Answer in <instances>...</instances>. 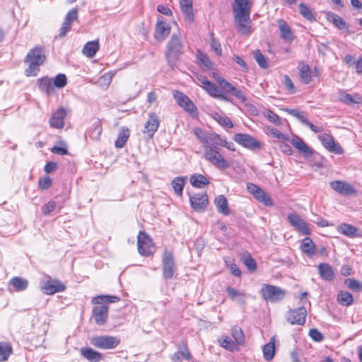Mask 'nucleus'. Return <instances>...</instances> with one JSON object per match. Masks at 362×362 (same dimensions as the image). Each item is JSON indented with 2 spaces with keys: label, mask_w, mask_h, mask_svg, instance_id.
Segmentation results:
<instances>
[{
  "label": "nucleus",
  "mask_w": 362,
  "mask_h": 362,
  "mask_svg": "<svg viewBox=\"0 0 362 362\" xmlns=\"http://www.w3.org/2000/svg\"><path fill=\"white\" fill-rule=\"evenodd\" d=\"M234 20L238 30L247 35L251 33V4L249 0H235L232 6Z\"/></svg>",
  "instance_id": "f257e3e1"
},
{
  "label": "nucleus",
  "mask_w": 362,
  "mask_h": 362,
  "mask_svg": "<svg viewBox=\"0 0 362 362\" xmlns=\"http://www.w3.org/2000/svg\"><path fill=\"white\" fill-rule=\"evenodd\" d=\"M116 296L102 295L92 298V303L98 305L93 308V316L97 325H104L108 317L109 307L106 304L119 301Z\"/></svg>",
  "instance_id": "f03ea898"
},
{
  "label": "nucleus",
  "mask_w": 362,
  "mask_h": 362,
  "mask_svg": "<svg viewBox=\"0 0 362 362\" xmlns=\"http://www.w3.org/2000/svg\"><path fill=\"white\" fill-rule=\"evenodd\" d=\"M45 60V51L41 47H35L27 54L25 62L30 64L29 67L25 69V74L28 76H36L39 71L38 66L44 63Z\"/></svg>",
  "instance_id": "7ed1b4c3"
},
{
  "label": "nucleus",
  "mask_w": 362,
  "mask_h": 362,
  "mask_svg": "<svg viewBox=\"0 0 362 362\" xmlns=\"http://www.w3.org/2000/svg\"><path fill=\"white\" fill-rule=\"evenodd\" d=\"M183 54V47L180 36L173 34L167 45L165 57L169 66L174 68L180 57Z\"/></svg>",
  "instance_id": "20e7f679"
},
{
  "label": "nucleus",
  "mask_w": 362,
  "mask_h": 362,
  "mask_svg": "<svg viewBox=\"0 0 362 362\" xmlns=\"http://www.w3.org/2000/svg\"><path fill=\"white\" fill-rule=\"evenodd\" d=\"M90 343L100 349H113L119 344L120 339L115 336L100 335L92 337Z\"/></svg>",
  "instance_id": "39448f33"
},
{
  "label": "nucleus",
  "mask_w": 362,
  "mask_h": 362,
  "mask_svg": "<svg viewBox=\"0 0 362 362\" xmlns=\"http://www.w3.org/2000/svg\"><path fill=\"white\" fill-rule=\"evenodd\" d=\"M204 158L219 169H226L230 166V163L223 158L217 149L211 146H206L205 148Z\"/></svg>",
  "instance_id": "423d86ee"
},
{
  "label": "nucleus",
  "mask_w": 362,
  "mask_h": 362,
  "mask_svg": "<svg viewBox=\"0 0 362 362\" xmlns=\"http://www.w3.org/2000/svg\"><path fill=\"white\" fill-rule=\"evenodd\" d=\"M261 294L266 300L275 303L281 300L284 298L286 293L277 286L264 284L261 289Z\"/></svg>",
  "instance_id": "0eeeda50"
},
{
  "label": "nucleus",
  "mask_w": 362,
  "mask_h": 362,
  "mask_svg": "<svg viewBox=\"0 0 362 362\" xmlns=\"http://www.w3.org/2000/svg\"><path fill=\"white\" fill-rule=\"evenodd\" d=\"M162 265L163 277L165 279H172L175 272L176 271V267L174 257L171 252L165 250L163 252Z\"/></svg>",
  "instance_id": "6e6552de"
},
{
  "label": "nucleus",
  "mask_w": 362,
  "mask_h": 362,
  "mask_svg": "<svg viewBox=\"0 0 362 362\" xmlns=\"http://www.w3.org/2000/svg\"><path fill=\"white\" fill-rule=\"evenodd\" d=\"M138 251L140 255L149 256L153 252V245L150 237L144 232L140 231L137 236Z\"/></svg>",
  "instance_id": "1a4fd4ad"
},
{
  "label": "nucleus",
  "mask_w": 362,
  "mask_h": 362,
  "mask_svg": "<svg viewBox=\"0 0 362 362\" xmlns=\"http://www.w3.org/2000/svg\"><path fill=\"white\" fill-rule=\"evenodd\" d=\"M307 310L304 306L290 310L286 315V321L291 325H303L305 322Z\"/></svg>",
  "instance_id": "9d476101"
},
{
  "label": "nucleus",
  "mask_w": 362,
  "mask_h": 362,
  "mask_svg": "<svg viewBox=\"0 0 362 362\" xmlns=\"http://www.w3.org/2000/svg\"><path fill=\"white\" fill-rule=\"evenodd\" d=\"M247 191L254 196V197L259 202L267 206H272L273 202L270 197L257 185L248 183L247 185Z\"/></svg>",
  "instance_id": "9b49d317"
},
{
  "label": "nucleus",
  "mask_w": 362,
  "mask_h": 362,
  "mask_svg": "<svg viewBox=\"0 0 362 362\" xmlns=\"http://www.w3.org/2000/svg\"><path fill=\"white\" fill-rule=\"evenodd\" d=\"M329 185L334 191L344 196H354L357 194L355 187L345 181H332L329 182Z\"/></svg>",
  "instance_id": "f8f14e48"
},
{
  "label": "nucleus",
  "mask_w": 362,
  "mask_h": 362,
  "mask_svg": "<svg viewBox=\"0 0 362 362\" xmlns=\"http://www.w3.org/2000/svg\"><path fill=\"white\" fill-rule=\"evenodd\" d=\"M198 80L202 84V88L212 97L221 99L224 101H229L230 99L224 93L221 92V90L207 80L206 78H198Z\"/></svg>",
  "instance_id": "ddd939ff"
},
{
  "label": "nucleus",
  "mask_w": 362,
  "mask_h": 362,
  "mask_svg": "<svg viewBox=\"0 0 362 362\" xmlns=\"http://www.w3.org/2000/svg\"><path fill=\"white\" fill-rule=\"evenodd\" d=\"M234 140L243 146L250 149L261 147V143L249 134H236L234 135Z\"/></svg>",
  "instance_id": "4468645a"
},
{
  "label": "nucleus",
  "mask_w": 362,
  "mask_h": 362,
  "mask_svg": "<svg viewBox=\"0 0 362 362\" xmlns=\"http://www.w3.org/2000/svg\"><path fill=\"white\" fill-rule=\"evenodd\" d=\"M40 288L44 293L52 295L63 291L65 286L58 280H47L41 284Z\"/></svg>",
  "instance_id": "2eb2a0df"
},
{
  "label": "nucleus",
  "mask_w": 362,
  "mask_h": 362,
  "mask_svg": "<svg viewBox=\"0 0 362 362\" xmlns=\"http://www.w3.org/2000/svg\"><path fill=\"white\" fill-rule=\"evenodd\" d=\"M287 219L291 225L303 235L310 234V230L307 223L298 215L289 214L287 216Z\"/></svg>",
  "instance_id": "dca6fc26"
},
{
  "label": "nucleus",
  "mask_w": 362,
  "mask_h": 362,
  "mask_svg": "<svg viewBox=\"0 0 362 362\" xmlns=\"http://www.w3.org/2000/svg\"><path fill=\"white\" fill-rule=\"evenodd\" d=\"M192 207L197 211H204L209 203L206 193L195 194L189 197Z\"/></svg>",
  "instance_id": "f3484780"
},
{
  "label": "nucleus",
  "mask_w": 362,
  "mask_h": 362,
  "mask_svg": "<svg viewBox=\"0 0 362 362\" xmlns=\"http://www.w3.org/2000/svg\"><path fill=\"white\" fill-rule=\"evenodd\" d=\"M173 96L178 105L183 107L186 111L194 112L197 110V107L192 100L183 93L178 90H174Z\"/></svg>",
  "instance_id": "a211bd4d"
},
{
  "label": "nucleus",
  "mask_w": 362,
  "mask_h": 362,
  "mask_svg": "<svg viewBox=\"0 0 362 362\" xmlns=\"http://www.w3.org/2000/svg\"><path fill=\"white\" fill-rule=\"evenodd\" d=\"M318 138L321 141L322 145L329 151L335 153L337 154L343 153L344 151L342 148L335 143L334 138L331 135L323 134L320 135Z\"/></svg>",
  "instance_id": "6ab92c4d"
},
{
  "label": "nucleus",
  "mask_w": 362,
  "mask_h": 362,
  "mask_svg": "<svg viewBox=\"0 0 362 362\" xmlns=\"http://www.w3.org/2000/svg\"><path fill=\"white\" fill-rule=\"evenodd\" d=\"M160 121L155 113L148 115V120L145 123L143 133L147 134L149 138H153L155 132L158 130Z\"/></svg>",
  "instance_id": "aec40b11"
},
{
  "label": "nucleus",
  "mask_w": 362,
  "mask_h": 362,
  "mask_svg": "<svg viewBox=\"0 0 362 362\" xmlns=\"http://www.w3.org/2000/svg\"><path fill=\"white\" fill-rule=\"evenodd\" d=\"M66 116V110L64 107L58 108L49 119V124L52 127L62 129L64 126V119Z\"/></svg>",
  "instance_id": "412c9836"
},
{
  "label": "nucleus",
  "mask_w": 362,
  "mask_h": 362,
  "mask_svg": "<svg viewBox=\"0 0 362 362\" xmlns=\"http://www.w3.org/2000/svg\"><path fill=\"white\" fill-rule=\"evenodd\" d=\"M338 95L339 101L349 106L358 104L362 101L361 96L358 93L351 95L343 90H339Z\"/></svg>",
  "instance_id": "4be33fe9"
},
{
  "label": "nucleus",
  "mask_w": 362,
  "mask_h": 362,
  "mask_svg": "<svg viewBox=\"0 0 362 362\" xmlns=\"http://www.w3.org/2000/svg\"><path fill=\"white\" fill-rule=\"evenodd\" d=\"M277 25L281 33V37L287 42H291L293 38V33L287 23L283 19L277 20Z\"/></svg>",
  "instance_id": "5701e85b"
},
{
  "label": "nucleus",
  "mask_w": 362,
  "mask_h": 362,
  "mask_svg": "<svg viewBox=\"0 0 362 362\" xmlns=\"http://www.w3.org/2000/svg\"><path fill=\"white\" fill-rule=\"evenodd\" d=\"M81 356L89 362H100L103 359V354L90 347H82L81 349Z\"/></svg>",
  "instance_id": "b1692460"
},
{
  "label": "nucleus",
  "mask_w": 362,
  "mask_h": 362,
  "mask_svg": "<svg viewBox=\"0 0 362 362\" xmlns=\"http://www.w3.org/2000/svg\"><path fill=\"white\" fill-rule=\"evenodd\" d=\"M298 75L305 84H309L312 81V71L310 66L304 62H300L298 66Z\"/></svg>",
  "instance_id": "393cba45"
},
{
  "label": "nucleus",
  "mask_w": 362,
  "mask_h": 362,
  "mask_svg": "<svg viewBox=\"0 0 362 362\" xmlns=\"http://www.w3.org/2000/svg\"><path fill=\"white\" fill-rule=\"evenodd\" d=\"M318 272L320 277L325 281H330L334 278L332 267L327 263H320L318 265Z\"/></svg>",
  "instance_id": "a878e982"
},
{
  "label": "nucleus",
  "mask_w": 362,
  "mask_h": 362,
  "mask_svg": "<svg viewBox=\"0 0 362 362\" xmlns=\"http://www.w3.org/2000/svg\"><path fill=\"white\" fill-rule=\"evenodd\" d=\"M337 231L349 238H356L358 236V230L356 227L347 224L341 223L337 227Z\"/></svg>",
  "instance_id": "bb28decb"
},
{
  "label": "nucleus",
  "mask_w": 362,
  "mask_h": 362,
  "mask_svg": "<svg viewBox=\"0 0 362 362\" xmlns=\"http://www.w3.org/2000/svg\"><path fill=\"white\" fill-rule=\"evenodd\" d=\"M214 204L218 213L223 215H228L230 214L228 201L224 195L217 196L214 199Z\"/></svg>",
  "instance_id": "cd10ccee"
},
{
  "label": "nucleus",
  "mask_w": 362,
  "mask_h": 362,
  "mask_svg": "<svg viewBox=\"0 0 362 362\" xmlns=\"http://www.w3.org/2000/svg\"><path fill=\"white\" fill-rule=\"evenodd\" d=\"M170 28L164 21H158L156 28L155 37L158 40H164L170 33Z\"/></svg>",
  "instance_id": "c85d7f7f"
},
{
  "label": "nucleus",
  "mask_w": 362,
  "mask_h": 362,
  "mask_svg": "<svg viewBox=\"0 0 362 362\" xmlns=\"http://www.w3.org/2000/svg\"><path fill=\"white\" fill-rule=\"evenodd\" d=\"M40 89L46 93L47 95L54 93V87L53 85V79L49 77H44L37 80Z\"/></svg>",
  "instance_id": "c756f323"
},
{
  "label": "nucleus",
  "mask_w": 362,
  "mask_h": 362,
  "mask_svg": "<svg viewBox=\"0 0 362 362\" xmlns=\"http://www.w3.org/2000/svg\"><path fill=\"white\" fill-rule=\"evenodd\" d=\"M180 8L185 14V18L189 21L194 19L192 0H180Z\"/></svg>",
  "instance_id": "7c9ffc66"
},
{
  "label": "nucleus",
  "mask_w": 362,
  "mask_h": 362,
  "mask_svg": "<svg viewBox=\"0 0 362 362\" xmlns=\"http://www.w3.org/2000/svg\"><path fill=\"white\" fill-rule=\"evenodd\" d=\"M291 144L296 148L300 152L310 155L313 153V150L299 137H294L291 140Z\"/></svg>",
  "instance_id": "2f4dec72"
},
{
  "label": "nucleus",
  "mask_w": 362,
  "mask_h": 362,
  "mask_svg": "<svg viewBox=\"0 0 362 362\" xmlns=\"http://www.w3.org/2000/svg\"><path fill=\"white\" fill-rule=\"evenodd\" d=\"M300 249L308 257H312L315 252V245L310 238H305L301 241Z\"/></svg>",
  "instance_id": "473e14b6"
},
{
  "label": "nucleus",
  "mask_w": 362,
  "mask_h": 362,
  "mask_svg": "<svg viewBox=\"0 0 362 362\" xmlns=\"http://www.w3.org/2000/svg\"><path fill=\"white\" fill-rule=\"evenodd\" d=\"M130 135V131L127 127H122L119 131L118 137L115 142V146L117 148H123L127 143Z\"/></svg>",
  "instance_id": "72a5a7b5"
},
{
  "label": "nucleus",
  "mask_w": 362,
  "mask_h": 362,
  "mask_svg": "<svg viewBox=\"0 0 362 362\" xmlns=\"http://www.w3.org/2000/svg\"><path fill=\"white\" fill-rule=\"evenodd\" d=\"M327 20L332 23L339 30H348V26L344 19L339 15L334 13H329L327 17Z\"/></svg>",
  "instance_id": "f704fd0d"
},
{
  "label": "nucleus",
  "mask_w": 362,
  "mask_h": 362,
  "mask_svg": "<svg viewBox=\"0 0 362 362\" xmlns=\"http://www.w3.org/2000/svg\"><path fill=\"white\" fill-rule=\"evenodd\" d=\"M186 180V176H180L174 178L171 182V185L175 193L179 197H181L182 195V190L185 185Z\"/></svg>",
  "instance_id": "c9c22d12"
},
{
  "label": "nucleus",
  "mask_w": 362,
  "mask_h": 362,
  "mask_svg": "<svg viewBox=\"0 0 362 362\" xmlns=\"http://www.w3.org/2000/svg\"><path fill=\"white\" fill-rule=\"evenodd\" d=\"M275 353V337H272L269 343L263 346V354L266 361L273 358Z\"/></svg>",
  "instance_id": "e433bc0d"
},
{
  "label": "nucleus",
  "mask_w": 362,
  "mask_h": 362,
  "mask_svg": "<svg viewBox=\"0 0 362 362\" xmlns=\"http://www.w3.org/2000/svg\"><path fill=\"white\" fill-rule=\"evenodd\" d=\"M9 284L13 287L15 291H22L28 286V281L23 278L15 276L12 278Z\"/></svg>",
  "instance_id": "4c0bfd02"
},
{
  "label": "nucleus",
  "mask_w": 362,
  "mask_h": 362,
  "mask_svg": "<svg viewBox=\"0 0 362 362\" xmlns=\"http://www.w3.org/2000/svg\"><path fill=\"white\" fill-rule=\"evenodd\" d=\"M99 49V43L98 41H90L87 42L83 48V53L88 57H93L95 56L98 50Z\"/></svg>",
  "instance_id": "58836bf2"
},
{
  "label": "nucleus",
  "mask_w": 362,
  "mask_h": 362,
  "mask_svg": "<svg viewBox=\"0 0 362 362\" xmlns=\"http://www.w3.org/2000/svg\"><path fill=\"white\" fill-rule=\"evenodd\" d=\"M214 77L217 83L219 85L220 90H222L221 92L223 93H230L233 90H234L235 86L228 81H227L223 78L221 76H217L216 75H214Z\"/></svg>",
  "instance_id": "ea45409f"
},
{
  "label": "nucleus",
  "mask_w": 362,
  "mask_h": 362,
  "mask_svg": "<svg viewBox=\"0 0 362 362\" xmlns=\"http://www.w3.org/2000/svg\"><path fill=\"white\" fill-rule=\"evenodd\" d=\"M337 301L343 306H349L352 304L354 298L348 291H341L337 295Z\"/></svg>",
  "instance_id": "a19ab883"
},
{
  "label": "nucleus",
  "mask_w": 362,
  "mask_h": 362,
  "mask_svg": "<svg viewBox=\"0 0 362 362\" xmlns=\"http://www.w3.org/2000/svg\"><path fill=\"white\" fill-rule=\"evenodd\" d=\"M102 133V124L100 121H95L89 129V136L93 140H99Z\"/></svg>",
  "instance_id": "79ce46f5"
},
{
  "label": "nucleus",
  "mask_w": 362,
  "mask_h": 362,
  "mask_svg": "<svg viewBox=\"0 0 362 362\" xmlns=\"http://www.w3.org/2000/svg\"><path fill=\"white\" fill-rule=\"evenodd\" d=\"M190 183L195 187L202 188L209 185V181L205 176L198 174L194 175L190 177Z\"/></svg>",
  "instance_id": "37998d69"
},
{
  "label": "nucleus",
  "mask_w": 362,
  "mask_h": 362,
  "mask_svg": "<svg viewBox=\"0 0 362 362\" xmlns=\"http://www.w3.org/2000/svg\"><path fill=\"white\" fill-rule=\"evenodd\" d=\"M221 346L229 351H234L238 349L237 343L231 340L228 337L223 336L218 339Z\"/></svg>",
  "instance_id": "c03bdc74"
},
{
  "label": "nucleus",
  "mask_w": 362,
  "mask_h": 362,
  "mask_svg": "<svg viewBox=\"0 0 362 362\" xmlns=\"http://www.w3.org/2000/svg\"><path fill=\"white\" fill-rule=\"evenodd\" d=\"M11 353L12 347L9 344L4 341L0 342V362L6 361Z\"/></svg>",
  "instance_id": "a18cd8bd"
},
{
  "label": "nucleus",
  "mask_w": 362,
  "mask_h": 362,
  "mask_svg": "<svg viewBox=\"0 0 362 362\" xmlns=\"http://www.w3.org/2000/svg\"><path fill=\"white\" fill-rule=\"evenodd\" d=\"M197 59L199 65L202 66L206 69H211L213 63L209 59L208 55L204 52H198L197 54Z\"/></svg>",
  "instance_id": "49530a36"
},
{
  "label": "nucleus",
  "mask_w": 362,
  "mask_h": 362,
  "mask_svg": "<svg viewBox=\"0 0 362 362\" xmlns=\"http://www.w3.org/2000/svg\"><path fill=\"white\" fill-rule=\"evenodd\" d=\"M222 144V139L218 135L208 134L204 144L206 146H211L216 148V146H220Z\"/></svg>",
  "instance_id": "de8ad7c7"
},
{
  "label": "nucleus",
  "mask_w": 362,
  "mask_h": 362,
  "mask_svg": "<svg viewBox=\"0 0 362 362\" xmlns=\"http://www.w3.org/2000/svg\"><path fill=\"white\" fill-rule=\"evenodd\" d=\"M299 10L301 15L309 21H314L315 20V17L313 13L312 9H310L305 4L301 3L299 5Z\"/></svg>",
  "instance_id": "09e8293b"
},
{
  "label": "nucleus",
  "mask_w": 362,
  "mask_h": 362,
  "mask_svg": "<svg viewBox=\"0 0 362 362\" xmlns=\"http://www.w3.org/2000/svg\"><path fill=\"white\" fill-rule=\"evenodd\" d=\"M191 358V355L186 347L179 350L173 354L172 360L174 362H180L182 358L189 360Z\"/></svg>",
  "instance_id": "8fccbe9b"
},
{
  "label": "nucleus",
  "mask_w": 362,
  "mask_h": 362,
  "mask_svg": "<svg viewBox=\"0 0 362 362\" xmlns=\"http://www.w3.org/2000/svg\"><path fill=\"white\" fill-rule=\"evenodd\" d=\"M231 334L234 339V341L237 345H241L244 342V334L240 327H234L231 329Z\"/></svg>",
  "instance_id": "3c124183"
},
{
  "label": "nucleus",
  "mask_w": 362,
  "mask_h": 362,
  "mask_svg": "<svg viewBox=\"0 0 362 362\" xmlns=\"http://www.w3.org/2000/svg\"><path fill=\"white\" fill-rule=\"evenodd\" d=\"M253 57L258 64V65L262 69H267L268 67V62L267 58L262 54L259 50H255L253 52Z\"/></svg>",
  "instance_id": "603ef678"
},
{
  "label": "nucleus",
  "mask_w": 362,
  "mask_h": 362,
  "mask_svg": "<svg viewBox=\"0 0 362 362\" xmlns=\"http://www.w3.org/2000/svg\"><path fill=\"white\" fill-rule=\"evenodd\" d=\"M214 118L223 127L231 129L233 124L229 117L223 115H221L218 113H215Z\"/></svg>",
  "instance_id": "864d4df0"
},
{
  "label": "nucleus",
  "mask_w": 362,
  "mask_h": 362,
  "mask_svg": "<svg viewBox=\"0 0 362 362\" xmlns=\"http://www.w3.org/2000/svg\"><path fill=\"white\" fill-rule=\"evenodd\" d=\"M67 83L66 77L63 74H59L56 76L54 79L53 80V85L54 87L58 88H64Z\"/></svg>",
  "instance_id": "5fc2aeb1"
},
{
  "label": "nucleus",
  "mask_w": 362,
  "mask_h": 362,
  "mask_svg": "<svg viewBox=\"0 0 362 362\" xmlns=\"http://www.w3.org/2000/svg\"><path fill=\"white\" fill-rule=\"evenodd\" d=\"M267 132L268 134H269L270 135L273 136L274 138H276L279 140H287V139H288L285 134L281 133L276 128H274L272 127H267Z\"/></svg>",
  "instance_id": "6e6d98bb"
},
{
  "label": "nucleus",
  "mask_w": 362,
  "mask_h": 362,
  "mask_svg": "<svg viewBox=\"0 0 362 362\" xmlns=\"http://www.w3.org/2000/svg\"><path fill=\"white\" fill-rule=\"evenodd\" d=\"M345 284L347 285L349 288L353 291H359L362 289V284L358 281L354 279H346Z\"/></svg>",
  "instance_id": "4d7b16f0"
},
{
  "label": "nucleus",
  "mask_w": 362,
  "mask_h": 362,
  "mask_svg": "<svg viewBox=\"0 0 362 362\" xmlns=\"http://www.w3.org/2000/svg\"><path fill=\"white\" fill-rule=\"evenodd\" d=\"M78 11L77 8L71 9L66 15L64 20L66 22L72 24L73 22L78 20Z\"/></svg>",
  "instance_id": "13d9d810"
},
{
  "label": "nucleus",
  "mask_w": 362,
  "mask_h": 362,
  "mask_svg": "<svg viewBox=\"0 0 362 362\" xmlns=\"http://www.w3.org/2000/svg\"><path fill=\"white\" fill-rule=\"evenodd\" d=\"M265 117L269 122L275 124L276 125L281 124V120L280 117L276 113L271 110H269L268 112H266Z\"/></svg>",
  "instance_id": "bf43d9fd"
},
{
  "label": "nucleus",
  "mask_w": 362,
  "mask_h": 362,
  "mask_svg": "<svg viewBox=\"0 0 362 362\" xmlns=\"http://www.w3.org/2000/svg\"><path fill=\"white\" fill-rule=\"evenodd\" d=\"M284 85L289 93L293 94L296 93L295 86L288 75H284Z\"/></svg>",
  "instance_id": "052dcab7"
},
{
  "label": "nucleus",
  "mask_w": 362,
  "mask_h": 362,
  "mask_svg": "<svg viewBox=\"0 0 362 362\" xmlns=\"http://www.w3.org/2000/svg\"><path fill=\"white\" fill-rule=\"evenodd\" d=\"M289 115L296 117L302 124L304 123V119L307 118L301 114V112L297 109H285Z\"/></svg>",
  "instance_id": "680f3d73"
},
{
  "label": "nucleus",
  "mask_w": 362,
  "mask_h": 362,
  "mask_svg": "<svg viewBox=\"0 0 362 362\" xmlns=\"http://www.w3.org/2000/svg\"><path fill=\"white\" fill-rule=\"evenodd\" d=\"M71 24L69 22H66L65 20L64 21L59 33V37H64L66 35L67 33L71 30Z\"/></svg>",
  "instance_id": "e2e57ef3"
},
{
  "label": "nucleus",
  "mask_w": 362,
  "mask_h": 362,
  "mask_svg": "<svg viewBox=\"0 0 362 362\" xmlns=\"http://www.w3.org/2000/svg\"><path fill=\"white\" fill-rule=\"evenodd\" d=\"M244 264L247 267V268L251 272L255 271L257 268V264L255 259H252L250 255L245 258Z\"/></svg>",
  "instance_id": "0e129e2a"
},
{
  "label": "nucleus",
  "mask_w": 362,
  "mask_h": 362,
  "mask_svg": "<svg viewBox=\"0 0 362 362\" xmlns=\"http://www.w3.org/2000/svg\"><path fill=\"white\" fill-rule=\"evenodd\" d=\"M210 45L218 56H221L222 54L221 44L216 40L212 38L210 42Z\"/></svg>",
  "instance_id": "69168bd1"
},
{
  "label": "nucleus",
  "mask_w": 362,
  "mask_h": 362,
  "mask_svg": "<svg viewBox=\"0 0 362 362\" xmlns=\"http://www.w3.org/2000/svg\"><path fill=\"white\" fill-rule=\"evenodd\" d=\"M194 134L197 136V138L203 144L206 141V136L208 135L202 129L199 127L194 128Z\"/></svg>",
  "instance_id": "338daca9"
},
{
  "label": "nucleus",
  "mask_w": 362,
  "mask_h": 362,
  "mask_svg": "<svg viewBox=\"0 0 362 362\" xmlns=\"http://www.w3.org/2000/svg\"><path fill=\"white\" fill-rule=\"evenodd\" d=\"M309 336L315 341H321L323 339L322 334L316 329H311L309 332Z\"/></svg>",
  "instance_id": "774afa93"
}]
</instances>
